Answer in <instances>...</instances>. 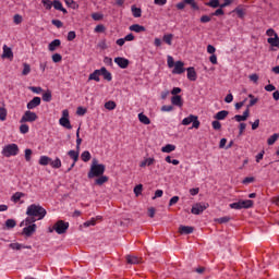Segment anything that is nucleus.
<instances>
[{
    "mask_svg": "<svg viewBox=\"0 0 279 279\" xmlns=\"http://www.w3.org/2000/svg\"><path fill=\"white\" fill-rule=\"evenodd\" d=\"M131 11H132L134 19H141V16L143 14V11L141 10V8L132 7Z\"/></svg>",
    "mask_w": 279,
    "mask_h": 279,
    "instance_id": "32",
    "label": "nucleus"
},
{
    "mask_svg": "<svg viewBox=\"0 0 279 279\" xmlns=\"http://www.w3.org/2000/svg\"><path fill=\"white\" fill-rule=\"evenodd\" d=\"M105 108L106 110H114V108H117V102L109 100L105 104Z\"/></svg>",
    "mask_w": 279,
    "mask_h": 279,
    "instance_id": "41",
    "label": "nucleus"
},
{
    "mask_svg": "<svg viewBox=\"0 0 279 279\" xmlns=\"http://www.w3.org/2000/svg\"><path fill=\"white\" fill-rule=\"evenodd\" d=\"M208 208V204L206 203H196L192 206L191 213L192 215H202L204 210Z\"/></svg>",
    "mask_w": 279,
    "mask_h": 279,
    "instance_id": "8",
    "label": "nucleus"
},
{
    "mask_svg": "<svg viewBox=\"0 0 279 279\" xmlns=\"http://www.w3.org/2000/svg\"><path fill=\"white\" fill-rule=\"evenodd\" d=\"M52 7L54 8V10H59V12H62L63 14H68L66 9H64L60 0L52 1Z\"/></svg>",
    "mask_w": 279,
    "mask_h": 279,
    "instance_id": "15",
    "label": "nucleus"
},
{
    "mask_svg": "<svg viewBox=\"0 0 279 279\" xmlns=\"http://www.w3.org/2000/svg\"><path fill=\"white\" fill-rule=\"evenodd\" d=\"M36 218L28 216L24 221L21 222V226H32L36 223Z\"/></svg>",
    "mask_w": 279,
    "mask_h": 279,
    "instance_id": "35",
    "label": "nucleus"
},
{
    "mask_svg": "<svg viewBox=\"0 0 279 279\" xmlns=\"http://www.w3.org/2000/svg\"><path fill=\"white\" fill-rule=\"evenodd\" d=\"M68 156L73 159L74 162L80 160V150H70L68 151Z\"/></svg>",
    "mask_w": 279,
    "mask_h": 279,
    "instance_id": "29",
    "label": "nucleus"
},
{
    "mask_svg": "<svg viewBox=\"0 0 279 279\" xmlns=\"http://www.w3.org/2000/svg\"><path fill=\"white\" fill-rule=\"evenodd\" d=\"M130 32H135V34H141V32H145V26L140 24H133L130 26Z\"/></svg>",
    "mask_w": 279,
    "mask_h": 279,
    "instance_id": "18",
    "label": "nucleus"
},
{
    "mask_svg": "<svg viewBox=\"0 0 279 279\" xmlns=\"http://www.w3.org/2000/svg\"><path fill=\"white\" fill-rule=\"evenodd\" d=\"M20 132H21V134H27V132H29V125L21 124Z\"/></svg>",
    "mask_w": 279,
    "mask_h": 279,
    "instance_id": "53",
    "label": "nucleus"
},
{
    "mask_svg": "<svg viewBox=\"0 0 279 279\" xmlns=\"http://www.w3.org/2000/svg\"><path fill=\"white\" fill-rule=\"evenodd\" d=\"M228 111L222 110L216 113L215 119H217V121H223V119H226V117H228Z\"/></svg>",
    "mask_w": 279,
    "mask_h": 279,
    "instance_id": "36",
    "label": "nucleus"
},
{
    "mask_svg": "<svg viewBox=\"0 0 279 279\" xmlns=\"http://www.w3.org/2000/svg\"><path fill=\"white\" fill-rule=\"evenodd\" d=\"M162 40L163 43H166V45H169V46L173 45V34L163 35Z\"/></svg>",
    "mask_w": 279,
    "mask_h": 279,
    "instance_id": "34",
    "label": "nucleus"
},
{
    "mask_svg": "<svg viewBox=\"0 0 279 279\" xmlns=\"http://www.w3.org/2000/svg\"><path fill=\"white\" fill-rule=\"evenodd\" d=\"M266 36H269L270 38L271 36H274V38H276V36H278V33L274 31V28H269L266 31Z\"/></svg>",
    "mask_w": 279,
    "mask_h": 279,
    "instance_id": "58",
    "label": "nucleus"
},
{
    "mask_svg": "<svg viewBox=\"0 0 279 279\" xmlns=\"http://www.w3.org/2000/svg\"><path fill=\"white\" fill-rule=\"evenodd\" d=\"M187 80H190V82H195V80H197V72H195V68H187Z\"/></svg>",
    "mask_w": 279,
    "mask_h": 279,
    "instance_id": "14",
    "label": "nucleus"
},
{
    "mask_svg": "<svg viewBox=\"0 0 279 279\" xmlns=\"http://www.w3.org/2000/svg\"><path fill=\"white\" fill-rule=\"evenodd\" d=\"M34 232H36V223L28 225L23 229V234H25V236H32Z\"/></svg>",
    "mask_w": 279,
    "mask_h": 279,
    "instance_id": "11",
    "label": "nucleus"
},
{
    "mask_svg": "<svg viewBox=\"0 0 279 279\" xmlns=\"http://www.w3.org/2000/svg\"><path fill=\"white\" fill-rule=\"evenodd\" d=\"M29 90H32V93H35V95H40L43 93V87L32 86L29 87Z\"/></svg>",
    "mask_w": 279,
    "mask_h": 279,
    "instance_id": "54",
    "label": "nucleus"
},
{
    "mask_svg": "<svg viewBox=\"0 0 279 279\" xmlns=\"http://www.w3.org/2000/svg\"><path fill=\"white\" fill-rule=\"evenodd\" d=\"M138 121L140 123H143L144 125H149V123H151V120H149V118L147 116H145V113H138Z\"/></svg>",
    "mask_w": 279,
    "mask_h": 279,
    "instance_id": "25",
    "label": "nucleus"
},
{
    "mask_svg": "<svg viewBox=\"0 0 279 279\" xmlns=\"http://www.w3.org/2000/svg\"><path fill=\"white\" fill-rule=\"evenodd\" d=\"M250 104L247 105V108H252V106H256L258 104V98H255L254 95L250 94Z\"/></svg>",
    "mask_w": 279,
    "mask_h": 279,
    "instance_id": "45",
    "label": "nucleus"
},
{
    "mask_svg": "<svg viewBox=\"0 0 279 279\" xmlns=\"http://www.w3.org/2000/svg\"><path fill=\"white\" fill-rule=\"evenodd\" d=\"M141 193H143V184H138L134 187V194L136 195V197H138Z\"/></svg>",
    "mask_w": 279,
    "mask_h": 279,
    "instance_id": "52",
    "label": "nucleus"
},
{
    "mask_svg": "<svg viewBox=\"0 0 279 279\" xmlns=\"http://www.w3.org/2000/svg\"><path fill=\"white\" fill-rule=\"evenodd\" d=\"M27 217H33L37 221H43L44 217H47V209H45L40 204H32L26 209Z\"/></svg>",
    "mask_w": 279,
    "mask_h": 279,
    "instance_id": "1",
    "label": "nucleus"
},
{
    "mask_svg": "<svg viewBox=\"0 0 279 279\" xmlns=\"http://www.w3.org/2000/svg\"><path fill=\"white\" fill-rule=\"evenodd\" d=\"M5 228H8L9 230L12 229V228H16V220L8 219L5 221Z\"/></svg>",
    "mask_w": 279,
    "mask_h": 279,
    "instance_id": "43",
    "label": "nucleus"
},
{
    "mask_svg": "<svg viewBox=\"0 0 279 279\" xmlns=\"http://www.w3.org/2000/svg\"><path fill=\"white\" fill-rule=\"evenodd\" d=\"M9 247H11V250H32V246H25L21 243H11Z\"/></svg>",
    "mask_w": 279,
    "mask_h": 279,
    "instance_id": "27",
    "label": "nucleus"
},
{
    "mask_svg": "<svg viewBox=\"0 0 279 279\" xmlns=\"http://www.w3.org/2000/svg\"><path fill=\"white\" fill-rule=\"evenodd\" d=\"M194 119H196V116L190 114L187 118L182 120V125H191Z\"/></svg>",
    "mask_w": 279,
    "mask_h": 279,
    "instance_id": "37",
    "label": "nucleus"
},
{
    "mask_svg": "<svg viewBox=\"0 0 279 279\" xmlns=\"http://www.w3.org/2000/svg\"><path fill=\"white\" fill-rule=\"evenodd\" d=\"M53 230L57 232V234H64L66 230H69V222L58 220L53 226Z\"/></svg>",
    "mask_w": 279,
    "mask_h": 279,
    "instance_id": "6",
    "label": "nucleus"
},
{
    "mask_svg": "<svg viewBox=\"0 0 279 279\" xmlns=\"http://www.w3.org/2000/svg\"><path fill=\"white\" fill-rule=\"evenodd\" d=\"M230 208H232L233 210H242V208H252L254 206V201L252 199H240L236 203H231Z\"/></svg>",
    "mask_w": 279,
    "mask_h": 279,
    "instance_id": "4",
    "label": "nucleus"
},
{
    "mask_svg": "<svg viewBox=\"0 0 279 279\" xmlns=\"http://www.w3.org/2000/svg\"><path fill=\"white\" fill-rule=\"evenodd\" d=\"M167 64L169 69H173V66H175V61L173 60V57L171 56L167 57Z\"/></svg>",
    "mask_w": 279,
    "mask_h": 279,
    "instance_id": "48",
    "label": "nucleus"
},
{
    "mask_svg": "<svg viewBox=\"0 0 279 279\" xmlns=\"http://www.w3.org/2000/svg\"><path fill=\"white\" fill-rule=\"evenodd\" d=\"M25 197V193L23 192H16L11 196V202H14V204H19L21 202V198Z\"/></svg>",
    "mask_w": 279,
    "mask_h": 279,
    "instance_id": "21",
    "label": "nucleus"
},
{
    "mask_svg": "<svg viewBox=\"0 0 279 279\" xmlns=\"http://www.w3.org/2000/svg\"><path fill=\"white\" fill-rule=\"evenodd\" d=\"M101 75V70H95L92 74H89L88 80L94 82H100L101 78L99 76Z\"/></svg>",
    "mask_w": 279,
    "mask_h": 279,
    "instance_id": "19",
    "label": "nucleus"
},
{
    "mask_svg": "<svg viewBox=\"0 0 279 279\" xmlns=\"http://www.w3.org/2000/svg\"><path fill=\"white\" fill-rule=\"evenodd\" d=\"M278 137H279L278 133L272 134V135L267 140L268 145H274V143H276V141H278Z\"/></svg>",
    "mask_w": 279,
    "mask_h": 279,
    "instance_id": "46",
    "label": "nucleus"
},
{
    "mask_svg": "<svg viewBox=\"0 0 279 279\" xmlns=\"http://www.w3.org/2000/svg\"><path fill=\"white\" fill-rule=\"evenodd\" d=\"M65 5L72 8V10H77V8H80V4H77L75 0H65Z\"/></svg>",
    "mask_w": 279,
    "mask_h": 279,
    "instance_id": "38",
    "label": "nucleus"
},
{
    "mask_svg": "<svg viewBox=\"0 0 279 279\" xmlns=\"http://www.w3.org/2000/svg\"><path fill=\"white\" fill-rule=\"evenodd\" d=\"M114 62L120 66V69H128V66H130V60L123 57L114 58Z\"/></svg>",
    "mask_w": 279,
    "mask_h": 279,
    "instance_id": "10",
    "label": "nucleus"
},
{
    "mask_svg": "<svg viewBox=\"0 0 279 279\" xmlns=\"http://www.w3.org/2000/svg\"><path fill=\"white\" fill-rule=\"evenodd\" d=\"M38 119V116L34 111H25L23 117L21 118L20 122L22 123H34Z\"/></svg>",
    "mask_w": 279,
    "mask_h": 279,
    "instance_id": "7",
    "label": "nucleus"
},
{
    "mask_svg": "<svg viewBox=\"0 0 279 279\" xmlns=\"http://www.w3.org/2000/svg\"><path fill=\"white\" fill-rule=\"evenodd\" d=\"M106 173V166L104 163H99L97 159H93L90 170L87 174L89 179L99 178Z\"/></svg>",
    "mask_w": 279,
    "mask_h": 279,
    "instance_id": "2",
    "label": "nucleus"
},
{
    "mask_svg": "<svg viewBox=\"0 0 279 279\" xmlns=\"http://www.w3.org/2000/svg\"><path fill=\"white\" fill-rule=\"evenodd\" d=\"M52 62H56V63L62 62V54L60 53L52 54Z\"/></svg>",
    "mask_w": 279,
    "mask_h": 279,
    "instance_id": "55",
    "label": "nucleus"
},
{
    "mask_svg": "<svg viewBox=\"0 0 279 279\" xmlns=\"http://www.w3.org/2000/svg\"><path fill=\"white\" fill-rule=\"evenodd\" d=\"M206 5H208L209 8H221V3H219V0H209Z\"/></svg>",
    "mask_w": 279,
    "mask_h": 279,
    "instance_id": "42",
    "label": "nucleus"
},
{
    "mask_svg": "<svg viewBox=\"0 0 279 279\" xmlns=\"http://www.w3.org/2000/svg\"><path fill=\"white\" fill-rule=\"evenodd\" d=\"M76 36L77 35L75 34V32L71 31V32L68 33V40L69 41L75 40Z\"/></svg>",
    "mask_w": 279,
    "mask_h": 279,
    "instance_id": "61",
    "label": "nucleus"
},
{
    "mask_svg": "<svg viewBox=\"0 0 279 279\" xmlns=\"http://www.w3.org/2000/svg\"><path fill=\"white\" fill-rule=\"evenodd\" d=\"M81 159L83 160V162H88V160H90V151L84 150L81 154Z\"/></svg>",
    "mask_w": 279,
    "mask_h": 279,
    "instance_id": "39",
    "label": "nucleus"
},
{
    "mask_svg": "<svg viewBox=\"0 0 279 279\" xmlns=\"http://www.w3.org/2000/svg\"><path fill=\"white\" fill-rule=\"evenodd\" d=\"M172 106H177L178 108H182L184 106V102L182 101V96H173L171 98Z\"/></svg>",
    "mask_w": 279,
    "mask_h": 279,
    "instance_id": "16",
    "label": "nucleus"
},
{
    "mask_svg": "<svg viewBox=\"0 0 279 279\" xmlns=\"http://www.w3.org/2000/svg\"><path fill=\"white\" fill-rule=\"evenodd\" d=\"M211 125L214 130H221V122H219L218 120L213 121Z\"/></svg>",
    "mask_w": 279,
    "mask_h": 279,
    "instance_id": "62",
    "label": "nucleus"
},
{
    "mask_svg": "<svg viewBox=\"0 0 279 279\" xmlns=\"http://www.w3.org/2000/svg\"><path fill=\"white\" fill-rule=\"evenodd\" d=\"M155 159L154 158H146L143 161H141L140 167L145 168V167H151L154 165Z\"/></svg>",
    "mask_w": 279,
    "mask_h": 279,
    "instance_id": "30",
    "label": "nucleus"
},
{
    "mask_svg": "<svg viewBox=\"0 0 279 279\" xmlns=\"http://www.w3.org/2000/svg\"><path fill=\"white\" fill-rule=\"evenodd\" d=\"M62 45V41L60 39H53L49 45H48V50L53 52Z\"/></svg>",
    "mask_w": 279,
    "mask_h": 279,
    "instance_id": "13",
    "label": "nucleus"
},
{
    "mask_svg": "<svg viewBox=\"0 0 279 279\" xmlns=\"http://www.w3.org/2000/svg\"><path fill=\"white\" fill-rule=\"evenodd\" d=\"M13 56H14V53L12 52V49L4 45L2 58H12Z\"/></svg>",
    "mask_w": 279,
    "mask_h": 279,
    "instance_id": "31",
    "label": "nucleus"
},
{
    "mask_svg": "<svg viewBox=\"0 0 279 279\" xmlns=\"http://www.w3.org/2000/svg\"><path fill=\"white\" fill-rule=\"evenodd\" d=\"M185 3H187V5H191L193 10H199V7L195 2V0H185Z\"/></svg>",
    "mask_w": 279,
    "mask_h": 279,
    "instance_id": "50",
    "label": "nucleus"
},
{
    "mask_svg": "<svg viewBox=\"0 0 279 279\" xmlns=\"http://www.w3.org/2000/svg\"><path fill=\"white\" fill-rule=\"evenodd\" d=\"M8 118V110L5 108H0V121H5Z\"/></svg>",
    "mask_w": 279,
    "mask_h": 279,
    "instance_id": "49",
    "label": "nucleus"
},
{
    "mask_svg": "<svg viewBox=\"0 0 279 279\" xmlns=\"http://www.w3.org/2000/svg\"><path fill=\"white\" fill-rule=\"evenodd\" d=\"M173 106L171 105H165L161 107V112H172Z\"/></svg>",
    "mask_w": 279,
    "mask_h": 279,
    "instance_id": "57",
    "label": "nucleus"
},
{
    "mask_svg": "<svg viewBox=\"0 0 279 279\" xmlns=\"http://www.w3.org/2000/svg\"><path fill=\"white\" fill-rule=\"evenodd\" d=\"M193 227H189V226H180L179 228V232L181 234H193Z\"/></svg>",
    "mask_w": 279,
    "mask_h": 279,
    "instance_id": "23",
    "label": "nucleus"
},
{
    "mask_svg": "<svg viewBox=\"0 0 279 279\" xmlns=\"http://www.w3.org/2000/svg\"><path fill=\"white\" fill-rule=\"evenodd\" d=\"M92 19H94V21H101V19H104V14H101V13H93L92 14Z\"/></svg>",
    "mask_w": 279,
    "mask_h": 279,
    "instance_id": "60",
    "label": "nucleus"
},
{
    "mask_svg": "<svg viewBox=\"0 0 279 279\" xmlns=\"http://www.w3.org/2000/svg\"><path fill=\"white\" fill-rule=\"evenodd\" d=\"M13 23H15V25H21V23H23V16L15 14L13 17Z\"/></svg>",
    "mask_w": 279,
    "mask_h": 279,
    "instance_id": "51",
    "label": "nucleus"
},
{
    "mask_svg": "<svg viewBox=\"0 0 279 279\" xmlns=\"http://www.w3.org/2000/svg\"><path fill=\"white\" fill-rule=\"evenodd\" d=\"M268 45H270V47H277V49H279V37L278 35H276V37H269L267 39Z\"/></svg>",
    "mask_w": 279,
    "mask_h": 279,
    "instance_id": "22",
    "label": "nucleus"
},
{
    "mask_svg": "<svg viewBox=\"0 0 279 279\" xmlns=\"http://www.w3.org/2000/svg\"><path fill=\"white\" fill-rule=\"evenodd\" d=\"M59 124L65 130H73V125H71V120H69V110L64 109L62 111V117L59 119Z\"/></svg>",
    "mask_w": 279,
    "mask_h": 279,
    "instance_id": "5",
    "label": "nucleus"
},
{
    "mask_svg": "<svg viewBox=\"0 0 279 279\" xmlns=\"http://www.w3.org/2000/svg\"><path fill=\"white\" fill-rule=\"evenodd\" d=\"M126 262L129 263V265H138V263H141V258L134 255H128Z\"/></svg>",
    "mask_w": 279,
    "mask_h": 279,
    "instance_id": "24",
    "label": "nucleus"
},
{
    "mask_svg": "<svg viewBox=\"0 0 279 279\" xmlns=\"http://www.w3.org/2000/svg\"><path fill=\"white\" fill-rule=\"evenodd\" d=\"M19 145L16 144H9V145H5L3 148H2V156H4V158H12V156H19Z\"/></svg>",
    "mask_w": 279,
    "mask_h": 279,
    "instance_id": "3",
    "label": "nucleus"
},
{
    "mask_svg": "<svg viewBox=\"0 0 279 279\" xmlns=\"http://www.w3.org/2000/svg\"><path fill=\"white\" fill-rule=\"evenodd\" d=\"M25 160L26 162H29V160H32V149L29 148L25 149Z\"/></svg>",
    "mask_w": 279,
    "mask_h": 279,
    "instance_id": "56",
    "label": "nucleus"
},
{
    "mask_svg": "<svg viewBox=\"0 0 279 279\" xmlns=\"http://www.w3.org/2000/svg\"><path fill=\"white\" fill-rule=\"evenodd\" d=\"M52 25H54V27H58V29H60V27H62V21L60 20H52L51 21Z\"/></svg>",
    "mask_w": 279,
    "mask_h": 279,
    "instance_id": "64",
    "label": "nucleus"
},
{
    "mask_svg": "<svg viewBox=\"0 0 279 279\" xmlns=\"http://www.w3.org/2000/svg\"><path fill=\"white\" fill-rule=\"evenodd\" d=\"M228 221H230V217L229 216H225V217H221V218L217 219L218 223H228Z\"/></svg>",
    "mask_w": 279,
    "mask_h": 279,
    "instance_id": "59",
    "label": "nucleus"
},
{
    "mask_svg": "<svg viewBox=\"0 0 279 279\" xmlns=\"http://www.w3.org/2000/svg\"><path fill=\"white\" fill-rule=\"evenodd\" d=\"M43 101L49 102L51 101V90H47L43 94Z\"/></svg>",
    "mask_w": 279,
    "mask_h": 279,
    "instance_id": "47",
    "label": "nucleus"
},
{
    "mask_svg": "<svg viewBox=\"0 0 279 279\" xmlns=\"http://www.w3.org/2000/svg\"><path fill=\"white\" fill-rule=\"evenodd\" d=\"M106 182H108V177L104 174L95 180V184H97V186H101L102 184H106Z\"/></svg>",
    "mask_w": 279,
    "mask_h": 279,
    "instance_id": "33",
    "label": "nucleus"
},
{
    "mask_svg": "<svg viewBox=\"0 0 279 279\" xmlns=\"http://www.w3.org/2000/svg\"><path fill=\"white\" fill-rule=\"evenodd\" d=\"M174 69L172 70L173 75H182L186 70L184 69V62L177 61L174 63Z\"/></svg>",
    "mask_w": 279,
    "mask_h": 279,
    "instance_id": "9",
    "label": "nucleus"
},
{
    "mask_svg": "<svg viewBox=\"0 0 279 279\" xmlns=\"http://www.w3.org/2000/svg\"><path fill=\"white\" fill-rule=\"evenodd\" d=\"M50 167L52 169H60L62 167V160H60L59 157H56V159H50Z\"/></svg>",
    "mask_w": 279,
    "mask_h": 279,
    "instance_id": "26",
    "label": "nucleus"
},
{
    "mask_svg": "<svg viewBox=\"0 0 279 279\" xmlns=\"http://www.w3.org/2000/svg\"><path fill=\"white\" fill-rule=\"evenodd\" d=\"M76 114H78V117H84V114H86V109L83 107H78L76 110Z\"/></svg>",
    "mask_w": 279,
    "mask_h": 279,
    "instance_id": "63",
    "label": "nucleus"
},
{
    "mask_svg": "<svg viewBox=\"0 0 279 279\" xmlns=\"http://www.w3.org/2000/svg\"><path fill=\"white\" fill-rule=\"evenodd\" d=\"M162 154H171V151H175V145L167 144L166 146L161 147Z\"/></svg>",
    "mask_w": 279,
    "mask_h": 279,
    "instance_id": "28",
    "label": "nucleus"
},
{
    "mask_svg": "<svg viewBox=\"0 0 279 279\" xmlns=\"http://www.w3.org/2000/svg\"><path fill=\"white\" fill-rule=\"evenodd\" d=\"M39 165L41 167H47V165H51V158L49 156H40L39 157Z\"/></svg>",
    "mask_w": 279,
    "mask_h": 279,
    "instance_id": "20",
    "label": "nucleus"
},
{
    "mask_svg": "<svg viewBox=\"0 0 279 279\" xmlns=\"http://www.w3.org/2000/svg\"><path fill=\"white\" fill-rule=\"evenodd\" d=\"M23 66L22 75H29V73H32V66L29 63H23Z\"/></svg>",
    "mask_w": 279,
    "mask_h": 279,
    "instance_id": "40",
    "label": "nucleus"
},
{
    "mask_svg": "<svg viewBox=\"0 0 279 279\" xmlns=\"http://www.w3.org/2000/svg\"><path fill=\"white\" fill-rule=\"evenodd\" d=\"M40 97H34L28 104H27V109L28 110H34V108H38L40 106Z\"/></svg>",
    "mask_w": 279,
    "mask_h": 279,
    "instance_id": "12",
    "label": "nucleus"
},
{
    "mask_svg": "<svg viewBox=\"0 0 279 279\" xmlns=\"http://www.w3.org/2000/svg\"><path fill=\"white\" fill-rule=\"evenodd\" d=\"M41 3L45 10H51V8H53V2H51V0H41Z\"/></svg>",
    "mask_w": 279,
    "mask_h": 279,
    "instance_id": "44",
    "label": "nucleus"
},
{
    "mask_svg": "<svg viewBox=\"0 0 279 279\" xmlns=\"http://www.w3.org/2000/svg\"><path fill=\"white\" fill-rule=\"evenodd\" d=\"M100 75H102L104 80H107V82H112V74L108 72L106 68L100 69Z\"/></svg>",
    "mask_w": 279,
    "mask_h": 279,
    "instance_id": "17",
    "label": "nucleus"
}]
</instances>
